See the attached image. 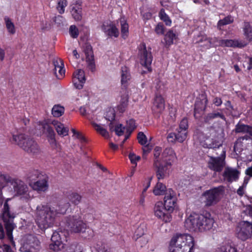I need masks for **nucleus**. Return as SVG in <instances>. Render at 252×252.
I'll return each mask as SVG.
<instances>
[{"label": "nucleus", "instance_id": "nucleus-1", "mask_svg": "<svg viewBox=\"0 0 252 252\" xmlns=\"http://www.w3.org/2000/svg\"><path fill=\"white\" fill-rule=\"evenodd\" d=\"M69 203L59 204L56 207L45 205H38L35 212V221L42 230L52 227L59 215L64 214L70 207Z\"/></svg>", "mask_w": 252, "mask_h": 252}, {"label": "nucleus", "instance_id": "nucleus-2", "mask_svg": "<svg viewBox=\"0 0 252 252\" xmlns=\"http://www.w3.org/2000/svg\"><path fill=\"white\" fill-rule=\"evenodd\" d=\"M214 223L211 214L190 215L185 220V226L190 231H204L210 230Z\"/></svg>", "mask_w": 252, "mask_h": 252}, {"label": "nucleus", "instance_id": "nucleus-3", "mask_svg": "<svg viewBox=\"0 0 252 252\" xmlns=\"http://www.w3.org/2000/svg\"><path fill=\"white\" fill-rule=\"evenodd\" d=\"M193 238L189 234H177L172 237L169 245L170 252H193Z\"/></svg>", "mask_w": 252, "mask_h": 252}, {"label": "nucleus", "instance_id": "nucleus-4", "mask_svg": "<svg viewBox=\"0 0 252 252\" xmlns=\"http://www.w3.org/2000/svg\"><path fill=\"white\" fill-rule=\"evenodd\" d=\"M12 136L11 142L28 153L34 155L40 153V150L36 142L28 135L22 133H12Z\"/></svg>", "mask_w": 252, "mask_h": 252}, {"label": "nucleus", "instance_id": "nucleus-5", "mask_svg": "<svg viewBox=\"0 0 252 252\" xmlns=\"http://www.w3.org/2000/svg\"><path fill=\"white\" fill-rule=\"evenodd\" d=\"M223 191L224 188L221 186L205 191L202 195V198L205 206H211L217 204Z\"/></svg>", "mask_w": 252, "mask_h": 252}, {"label": "nucleus", "instance_id": "nucleus-6", "mask_svg": "<svg viewBox=\"0 0 252 252\" xmlns=\"http://www.w3.org/2000/svg\"><path fill=\"white\" fill-rule=\"evenodd\" d=\"M41 249L40 242L33 235H27L20 248L21 252H39Z\"/></svg>", "mask_w": 252, "mask_h": 252}, {"label": "nucleus", "instance_id": "nucleus-7", "mask_svg": "<svg viewBox=\"0 0 252 252\" xmlns=\"http://www.w3.org/2000/svg\"><path fill=\"white\" fill-rule=\"evenodd\" d=\"M66 223L70 231L74 233L85 232L87 225L79 215L70 216L67 218Z\"/></svg>", "mask_w": 252, "mask_h": 252}, {"label": "nucleus", "instance_id": "nucleus-8", "mask_svg": "<svg viewBox=\"0 0 252 252\" xmlns=\"http://www.w3.org/2000/svg\"><path fill=\"white\" fill-rule=\"evenodd\" d=\"M140 63L144 66L149 71L152 70L151 64L153 61V56L151 53V48L147 49L146 44L144 43L140 45L139 51Z\"/></svg>", "mask_w": 252, "mask_h": 252}, {"label": "nucleus", "instance_id": "nucleus-9", "mask_svg": "<svg viewBox=\"0 0 252 252\" xmlns=\"http://www.w3.org/2000/svg\"><path fill=\"white\" fill-rule=\"evenodd\" d=\"M237 237L242 241L250 238L252 235V223L248 221H243L239 223L236 229Z\"/></svg>", "mask_w": 252, "mask_h": 252}, {"label": "nucleus", "instance_id": "nucleus-10", "mask_svg": "<svg viewBox=\"0 0 252 252\" xmlns=\"http://www.w3.org/2000/svg\"><path fill=\"white\" fill-rule=\"evenodd\" d=\"M65 238L64 232L60 230L53 232L51 237L52 243L49 245L50 250L55 252L61 250L64 247L63 240Z\"/></svg>", "mask_w": 252, "mask_h": 252}, {"label": "nucleus", "instance_id": "nucleus-11", "mask_svg": "<svg viewBox=\"0 0 252 252\" xmlns=\"http://www.w3.org/2000/svg\"><path fill=\"white\" fill-rule=\"evenodd\" d=\"M4 221L5 222V228L6 231V236L7 238L11 242H13L12 231L15 227L14 224L11 220H6V218H8L9 219H12L14 218L13 215H10L9 210V207L7 203L4 204V211L3 212Z\"/></svg>", "mask_w": 252, "mask_h": 252}, {"label": "nucleus", "instance_id": "nucleus-12", "mask_svg": "<svg viewBox=\"0 0 252 252\" xmlns=\"http://www.w3.org/2000/svg\"><path fill=\"white\" fill-rule=\"evenodd\" d=\"M154 212L155 216L161 220L165 222H170L171 220V212H168L161 201L157 202L154 206Z\"/></svg>", "mask_w": 252, "mask_h": 252}, {"label": "nucleus", "instance_id": "nucleus-13", "mask_svg": "<svg viewBox=\"0 0 252 252\" xmlns=\"http://www.w3.org/2000/svg\"><path fill=\"white\" fill-rule=\"evenodd\" d=\"M156 168V176L158 180L163 179L169 174V169L171 166V162L164 163L156 160L154 163Z\"/></svg>", "mask_w": 252, "mask_h": 252}, {"label": "nucleus", "instance_id": "nucleus-14", "mask_svg": "<svg viewBox=\"0 0 252 252\" xmlns=\"http://www.w3.org/2000/svg\"><path fill=\"white\" fill-rule=\"evenodd\" d=\"M177 198L175 192L171 189H169L165 193L164 198L163 205L169 212H172L176 206Z\"/></svg>", "mask_w": 252, "mask_h": 252}, {"label": "nucleus", "instance_id": "nucleus-15", "mask_svg": "<svg viewBox=\"0 0 252 252\" xmlns=\"http://www.w3.org/2000/svg\"><path fill=\"white\" fill-rule=\"evenodd\" d=\"M225 165L224 158L210 157L208 162V168L215 172L222 171Z\"/></svg>", "mask_w": 252, "mask_h": 252}, {"label": "nucleus", "instance_id": "nucleus-16", "mask_svg": "<svg viewBox=\"0 0 252 252\" xmlns=\"http://www.w3.org/2000/svg\"><path fill=\"white\" fill-rule=\"evenodd\" d=\"M217 42H218V44L215 45V46L218 45L223 47L243 48L246 46L248 44L245 41L237 39H218Z\"/></svg>", "mask_w": 252, "mask_h": 252}, {"label": "nucleus", "instance_id": "nucleus-17", "mask_svg": "<svg viewBox=\"0 0 252 252\" xmlns=\"http://www.w3.org/2000/svg\"><path fill=\"white\" fill-rule=\"evenodd\" d=\"M102 30L110 37L116 38L119 35V30L113 22L109 21L104 22L102 26Z\"/></svg>", "mask_w": 252, "mask_h": 252}, {"label": "nucleus", "instance_id": "nucleus-18", "mask_svg": "<svg viewBox=\"0 0 252 252\" xmlns=\"http://www.w3.org/2000/svg\"><path fill=\"white\" fill-rule=\"evenodd\" d=\"M29 185L33 190L38 192H45L48 189V180L44 176L35 182L29 183Z\"/></svg>", "mask_w": 252, "mask_h": 252}, {"label": "nucleus", "instance_id": "nucleus-19", "mask_svg": "<svg viewBox=\"0 0 252 252\" xmlns=\"http://www.w3.org/2000/svg\"><path fill=\"white\" fill-rule=\"evenodd\" d=\"M13 186L14 192L17 195H27L29 188L27 185L22 180L15 179L11 185Z\"/></svg>", "mask_w": 252, "mask_h": 252}, {"label": "nucleus", "instance_id": "nucleus-20", "mask_svg": "<svg viewBox=\"0 0 252 252\" xmlns=\"http://www.w3.org/2000/svg\"><path fill=\"white\" fill-rule=\"evenodd\" d=\"M165 108V101L162 96L157 94L154 99L153 106V111L155 113H160L162 112Z\"/></svg>", "mask_w": 252, "mask_h": 252}, {"label": "nucleus", "instance_id": "nucleus-21", "mask_svg": "<svg viewBox=\"0 0 252 252\" xmlns=\"http://www.w3.org/2000/svg\"><path fill=\"white\" fill-rule=\"evenodd\" d=\"M175 158V154L171 148H165L161 155V161L166 163L172 162Z\"/></svg>", "mask_w": 252, "mask_h": 252}, {"label": "nucleus", "instance_id": "nucleus-22", "mask_svg": "<svg viewBox=\"0 0 252 252\" xmlns=\"http://www.w3.org/2000/svg\"><path fill=\"white\" fill-rule=\"evenodd\" d=\"M239 172L235 169L227 167L225 168L223 173V176L228 182H232L238 179Z\"/></svg>", "mask_w": 252, "mask_h": 252}, {"label": "nucleus", "instance_id": "nucleus-23", "mask_svg": "<svg viewBox=\"0 0 252 252\" xmlns=\"http://www.w3.org/2000/svg\"><path fill=\"white\" fill-rule=\"evenodd\" d=\"M218 38L214 37V38H208L206 35L202 36L200 38L196 41L200 44L201 46L204 47L206 48H211L212 45H214L216 42H217Z\"/></svg>", "mask_w": 252, "mask_h": 252}, {"label": "nucleus", "instance_id": "nucleus-24", "mask_svg": "<svg viewBox=\"0 0 252 252\" xmlns=\"http://www.w3.org/2000/svg\"><path fill=\"white\" fill-rule=\"evenodd\" d=\"M207 134L208 136L211 137L212 140L215 139H218L221 137V134L222 133V129L220 127H215L213 126L210 127L208 130Z\"/></svg>", "mask_w": 252, "mask_h": 252}, {"label": "nucleus", "instance_id": "nucleus-25", "mask_svg": "<svg viewBox=\"0 0 252 252\" xmlns=\"http://www.w3.org/2000/svg\"><path fill=\"white\" fill-rule=\"evenodd\" d=\"M244 35L247 41H252V23L245 22L243 26Z\"/></svg>", "mask_w": 252, "mask_h": 252}, {"label": "nucleus", "instance_id": "nucleus-26", "mask_svg": "<svg viewBox=\"0 0 252 252\" xmlns=\"http://www.w3.org/2000/svg\"><path fill=\"white\" fill-rule=\"evenodd\" d=\"M52 124L54 126L59 135L63 136L68 134V129L65 127L61 123L54 120L52 122Z\"/></svg>", "mask_w": 252, "mask_h": 252}, {"label": "nucleus", "instance_id": "nucleus-27", "mask_svg": "<svg viewBox=\"0 0 252 252\" xmlns=\"http://www.w3.org/2000/svg\"><path fill=\"white\" fill-rule=\"evenodd\" d=\"M85 53L86 56L87 61L88 62L89 65L92 71L94 68L93 52L92 47L90 45H87L85 50Z\"/></svg>", "mask_w": 252, "mask_h": 252}, {"label": "nucleus", "instance_id": "nucleus-28", "mask_svg": "<svg viewBox=\"0 0 252 252\" xmlns=\"http://www.w3.org/2000/svg\"><path fill=\"white\" fill-rule=\"evenodd\" d=\"M67 198L72 204L77 205L81 202L82 196L76 192H70L67 195Z\"/></svg>", "mask_w": 252, "mask_h": 252}, {"label": "nucleus", "instance_id": "nucleus-29", "mask_svg": "<svg viewBox=\"0 0 252 252\" xmlns=\"http://www.w3.org/2000/svg\"><path fill=\"white\" fill-rule=\"evenodd\" d=\"M207 103L208 99L206 97L201 100L196 101L194 106V116L197 113H199L201 111H204L206 108Z\"/></svg>", "mask_w": 252, "mask_h": 252}, {"label": "nucleus", "instance_id": "nucleus-30", "mask_svg": "<svg viewBox=\"0 0 252 252\" xmlns=\"http://www.w3.org/2000/svg\"><path fill=\"white\" fill-rule=\"evenodd\" d=\"M5 233L2 225L0 223V239L4 238ZM0 252H12L9 246L3 244L1 240L0 241Z\"/></svg>", "mask_w": 252, "mask_h": 252}, {"label": "nucleus", "instance_id": "nucleus-31", "mask_svg": "<svg viewBox=\"0 0 252 252\" xmlns=\"http://www.w3.org/2000/svg\"><path fill=\"white\" fill-rule=\"evenodd\" d=\"M15 179L11 177L8 174H0V188H3L6 187L9 183L12 185Z\"/></svg>", "mask_w": 252, "mask_h": 252}, {"label": "nucleus", "instance_id": "nucleus-32", "mask_svg": "<svg viewBox=\"0 0 252 252\" xmlns=\"http://www.w3.org/2000/svg\"><path fill=\"white\" fill-rule=\"evenodd\" d=\"M167 189L166 186L160 182H158L153 189V193L156 195L165 194Z\"/></svg>", "mask_w": 252, "mask_h": 252}, {"label": "nucleus", "instance_id": "nucleus-33", "mask_svg": "<svg viewBox=\"0 0 252 252\" xmlns=\"http://www.w3.org/2000/svg\"><path fill=\"white\" fill-rule=\"evenodd\" d=\"M217 118H220L224 120H225V116L222 113L218 112H214L208 114L204 117V122L206 123H208L212 119H216Z\"/></svg>", "mask_w": 252, "mask_h": 252}, {"label": "nucleus", "instance_id": "nucleus-34", "mask_svg": "<svg viewBox=\"0 0 252 252\" xmlns=\"http://www.w3.org/2000/svg\"><path fill=\"white\" fill-rule=\"evenodd\" d=\"M215 252H237V250L235 247L226 244L218 248Z\"/></svg>", "mask_w": 252, "mask_h": 252}, {"label": "nucleus", "instance_id": "nucleus-35", "mask_svg": "<svg viewBox=\"0 0 252 252\" xmlns=\"http://www.w3.org/2000/svg\"><path fill=\"white\" fill-rule=\"evenodd\" d=\"M43 175H42L37 170H32L30 171L27 175V178L32 182L37 179H40Z\"/></svg>", "mask_w": 252, "mask_h": 252}, {"label": "nucleus", "instance_id": "nucleus-36", "mask_svg": "<svg viewBox=\"0 0 252 252\" xmlns=\"http://www.w3.org/2000/svg\"><path fill=\"white\" fill-rule=\"evenodd\" d=\"M177 35L173 32V31L169 30L164 36V40L167 45H170L173 43V40L177 38Z\"/></svg>", "mask_w": 252, "mask_h": 252}, {"label": "nucleus", "instance_id": "nucleus-37", "mask_svg": "<svg viewBox=\"0 0 252 252\" xmlns=\"http://www.w3.org/2000/svg\"><path fill=\"white\" fill-rule=\"evenodd\" d=\"M130 79V75L129 74L128 68L126 66H123L121 69V82L124 84L129 80Z\"/></svg>", "mask_w": 252, "mask_h": 252}, {"label": "nucleus", "instance_id": "nucleus-38", "mask_svg": "<svg viewBox=\"0 0 252 252\" xmlns=\"http://www.w3.org/2000/svg\"><path fill=\"white\" fill-rule=\"evenodd\" d=\"M4 21L8 32L11 34H15L16 32L15 25L11 19L9 17H6Z\"/></svg>", "mask_w": 252, "mask_h": 252}, {"label": "nucleus", "instance_id": "nucleus-39", "mask_svg": "<svg viewBox=\"0 0 252 252\" xmlns=\"http://www.w3.org/2000/svg\"><path fill=\"white\" fill-rule=\"evenodd\" d=\"M64 112V108L60 105H55L52 109V114L55 117H59L63 115Z\"/></svg>", "mask_w": 252, "mask_h": 252}, {"label": "nucleus", "instance_id": "nucleus-40", "mask_svg": "<svg viewBox=\"0 0 252 252\" xmlns=\"http://www.w3.org/2000/svg\"><path fill=\"white\" fill-rule=\"evenodd\" d=\"M175 133L177 137V142L180 143L183 142L188 136V131L178 128H177Z\"/></svg>", "mask_w": 252, "mask_h": 252}, {"label": "nucleus", "instance_id": "nucleus-41", "mask_svg": "<svg viewBox=\"0 0 252 252\" xmlns=\"http://www.w3.org/2000/svg\"><path fill=\"white\" fill-rule=\"evenodd\" d=\"M120 21L121 25L122 35L123 38H125L127 36L128 32V25L124 18H121Z\"/></svg>", "mask_w": 252, "mask_h": 252}, {"label": "nucleus", "instance_id": "nucleus-42", "mask_svg": "<svg viewBox=\"0 0 252 252\" xmlns=\"http://www.w3.org/2000/svg\"><path fill=\"white\" fill-rule=\"evenodd\" d=\"M93 126L95 128V130L100 134H101L102 136H103L105 138H107L109 137L108 132L106 129L104 128L100 125L95 123H93Z\"/></svg>", "mask_w": 252, "mask_h": 252}, {"label": "nucleus", "instance_id": "nucleus-43", "mask_svg": "<svg viewBox=\"0 0 252 252\" xmlns=\"http://www.w3.org/2000/svg\"><path fill=\"white\" fill-rule=\"evenodd\" d=\"M128 104V97L126 96H122L119 105L118 106V109L120 112H124Z\"/></svg>", "mask_w": 252, "mask_h": 252}, {"label": "nucleus", "instance_id": "nucleus-44", "mask_svg": "<svg viewBox=\"0 0 252 252\" xmlns=\"http://www.w3.org/2000/svg\"><path fill=\"white\" fill-rule=\"evenodd\" d=\"M42 126L44 132L46 133L47 136L48 137L55 136V132L53 129L48 124L45 123H42Z\"/></svg>", "mask_w": 252, "mask_h": 252}, {"label": "nucleus", "instance_id": "nucleus-45", "mask_svg": "<svg viewBox=\"0 0 252 252\" xmlns=\"http://www.w3.org/2000/svg\"><path fill=\"white\" fill-rule=\"evenodd\" d=\"M73 79H76L79 82H85V73L83 70L78 69L73 74Z\"/></svg>", "mask_w": 252, "mask_h": 252}, {"label": "nucleus", "instance_id": "nucleus-46", "mask_svg": "<svg viewBox=\"0 0 252 252\" xmlns=\"http://www.w3.org/2000/svg\"><path fill=\"white\" fill-rule=\"evenodd\" d=\"M67 1L66 0H58L57 6V9L60 14H62L64 12V8L67 6Z\"/></svg>", "mask_w": 252, "mask_h": 252}, {"label": "nucleus", "instance_id": "nucleus-47", "mask_svg": "<svg viewBox=\"0 0 252 252\" xmlns=\"http://www.w3.org/2000/svg\"><path fill=\"white\" fill-rule=\"evenodd\" d=\"M71 13L72 16L79 15L81 16L83 14L82 8L80 5L75 4L71 6Z\"/></svg>", "mask_w": 252, "mask_h": 252}, {"label": "nucleus", "instance_id": "nucleus-48", "mask_svg": "<svg viewBox=\"0 0 252 252\" xmlns=\"http://www.w3.org/2000/svg\"><path fill=\"white\" fill-rule=\"evenodd\" d=\"M135 128V122L133 119H129L126 121V125L125 128L126 129L127 132L131 133Z\"/></svg>", "mask_w": 252, "mask_h": 252}, {"label": "nucleus", "instance_id": "nucleus-49", "mask_svg": "<svg viewBox=\"0 0 252 252\" xmlns=\"http://www.w3.org/2000/svg\"><path fill=\"white\" fill-rule=\"evenodd\" d=\"M248 128V125L238 123L236 126L235 131L236 133H247Z\"/></svg>", "mask_w": 252, "mask_h": 252}, {"label": "nucleus", "instance_id": "nucleus-50", "mask_svg": "<svg viewBox=\"0 0 252 252\" xmlns=\"http://www.w3.org/2000/svg\"><path fill=\"white\" fill-rule=\"evenodd\" d=\"M66 252H82L80 247L76 243L70 244L66 249Z\"/></svg>", "mask_w": 252, "mask_h": 252}, {"label": "nucleus", "instance_id": "nucleus-51", "mask_svg": "<svg viewBox=\"0 0 252 252\" xmlns=\"http://www.w3.org/2000/svg\"><path fill=\"white\" fill-rule=\"evenodd\" d=\"M137 139L139 144L141 145H145L147 143V138L146 136L142 132L138 133Z\"/></svg>", "mask_w": 252, "mask_h": 252}, {"label": "nucleus", "instance_id": "nucleus-52", "mask_svg": "<svg viewBox=\"0 0 252 252\" xmlns=\"http://www.w3.org/2000/svg\"><path fill=\"white\" fill-rule=\"evenodd\" d=\"M70 36L74 38H77L79 35L78 29L75 25H71L69 30Z\"/></svg>", "mask_w": 252, "mask_h": 252}, {"label": "nucleus", "instance_id": "nucleus-53", "mask_svg": "<svg viewBox=\"0 0 252 252\" xmlns=\"http://www.w3.org/2000/svg\"><path fill=\"white\" fill-rule=\"evenodd\" d=\"M161 148L159 147H156L154 150V162L158 160V162H161L160 152Z\"/></svg>", "mask_w": 252, "mask_h": 252}, {"label": "nucleus", "instance_id": "nucleus-54", "mask_svg": "<svg viewBox=\"0 0 252 252\" xmlns=\"http://www.w3.org/2000/svg\"><path fill=\"white\" fill-rule=\"evenodd\" d=\"M188 120L187 118H184L181 120L179 125V127L178 128L188 131Z\"/></svg>", "mask_w": 252, "mask_h": 252}, {"label": "nucleus", "instance_id": "nucleus-55", "mask_svg": "<svg viewBox=\"0 0 252 252\" xmlns=\"http://www.w3.org/2000/svg\"><path fill=\"white\" fill-rule=\"evenodd\" d=\"M53 63L55 66L54 73L56 74L57 67H64V64L63 61L61 59H54L53 61Z\"/></svg>", "mask_w": 252, "mask_h": 252}, {"label": "nucleus", "instance_id": "nucleus-56", "mask_svg": "<svg viewBox=\"0 0 252 252\" xmlns=\"http://www.w3.org/2000/svg\"><path fill=\"white\" fill-rule=\"evenodd\" d=\"M233 21L232 17H225L222 20H220L218 23L219 26L225 25Z\"/></svg>", "mask_w": 252, "mask_h": 252}, {"label": "nucleus", "instance_id": "nucleus-57", "mask_svg": "<svg viewBox=\"0 0 252 252\" xmlns=\"http://www.w3.org/2000/svg\"><path fill=\"white\" fill-rule=\"evenodd\" d=\"M145 231L144 226L143 225H140L136 229L135 232V235L137 237V238H140L144 236Z\"/></svg>", "mask_w": 252, "mask_h": 252}, {"label": "nucleus", "instance_id": "nucleus-58", "mask_svg": "<svg viewBox=\"0 0 252 252\" xmlns=\"http://www.w3.org/2000/svg\"><path fill=\"white\" fill-rule=\"evenodd\" d=\"M155 31L158 34H163L164 32V27L163 25L161 23L158 24L155 28Z\"/></svg>", "mask_w": 252, "mask_h": 252}, {"label": "nucleus", "instance_id": "nucleus-59", "mask_svg": "<svg viewBox=\"0 0 252 252\" xmlns=\"http://www.w3.org/2000/svg\"><path fill=\"white\" fill-rule=\"evenodd\" d=\"M65 74V69L63 67H57L56 74H55L57 78L59 79H62Z\"/></svg>", "mask_w": 252, "mask_h": 252}, {"label": "nucleus", "instance_id": "nucleus-60", "mask_svg": "<svg viewBox=\"0 0 252 252\" xmlns=\"http://www.w3.org/2000/svg\"><path fill=\"white\" fill-rule=\"evenodd\" d=\"M125 127H123L122 124H119L116 126L114 131L118 136H121L124 134Z\"/></svg>", "mask_w": 252, "mask_h": 252}, {"label": "nucleus", "instance_id": "nucleus-61", "mask_svg": "<svg viewBox=\"0 0 252 252\" xmlns=\"http://www.w3.org/2000/svg\"><path fill=\"white\" fill-rule=\"evenodd\" d=\"M167 140L169 142L174 143L177 141V137L175 132H171L167 136Z\"/></svg>", "mask_w": 252, "mask_h": 252}, {"label": "nucleus", "instance_id": "nucleus-62", "mask_svg": "<svg viewBox=\"0 0 252 252\" xmlns=\"http://www.w3.org/2000/svg\"><path fill=\"white\" fill-rule=\"evenodd\" d=\"M128 157H129V159L130 160L132 164H135V166H136L137 165L136 162L140 160V157L139 156H136L133 153H130L129 154Z\"/></svg>", "mask_w": 252, "mask_h": 252}, {"label": "nucleus", "instance_id": "nucleus-63", "mask_svg": "<svg viewBox=\"0 0 252 252\" xmlns=\"http://www.w3.org/2000/svg\"><path fill=\"white\" fill-rule=\"evenodd\" d=\"M97 252H110V249L104 244L97 245Z\"/></svg>", "mask_w": 252, "mask_h": 252}, {"label": "nucleus", "instance_id": "nucleus-64", "mask_svg": "<svg viewBox=\"0 0 252 252\" xmlns=\"http://www.w3.org/2000/svg\"><path fill=\"white\" fill-rule=\"evenodd\" d=\"M73 82L74 87L77 89H81L83 87L85 82H79L76 79H73Z\"/></svg>", "mask_w": 252, "mask_h": 252}]
</instances>
